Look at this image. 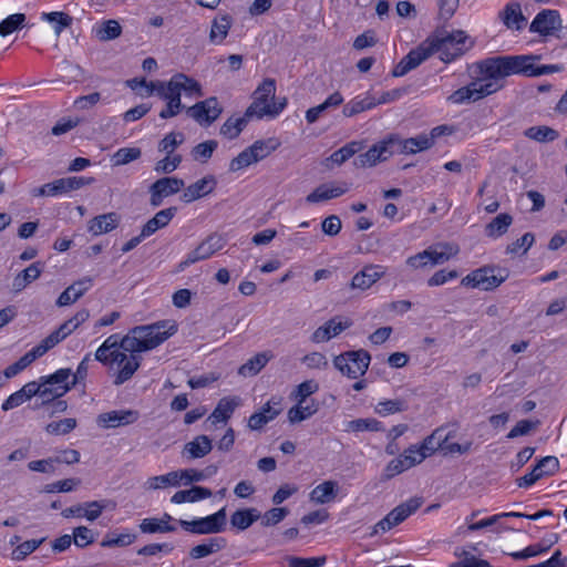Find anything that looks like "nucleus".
Wrapping results in <instances>:
<instances>
[{
	"instance_id": "dca6fc26",
	"label": "nucleus",
	"mask_w": 567,
	"mask_h": 567,
	"mask_svg": "<svg viewBox=\"0 0 567 567\" xmlns=\"http://www.w3.org/2000/svg\"><path fill=\"white\" fill-rule=\"evenodd\" d=\"M349 190V185L347 183H340L338 185L334 184H321L313 192H311L306 200L309 204H317L320 202H326L332 198L340 197Z\"/></svg>"
},
{
	"instance_id": "f257e3e1",
	"label": "nucleus",
	"mask_w": 567,
	"mask_h": 567,
	"mask_svg": "<svg viewBox=\"0 0 567 567\" xmlns=\"http://www.w3.org/2000/svg\"><path fill=\"white\" fill-rule=\"evenodd\" d=\"M177 328L169 321H158L153 324L138 326L120 338V334H112L102 343L104 350H118L126 352H143L156 348L168 337L176 332Z\"/></svg>"
},
{
	"instance_id": "ea45409f",
	"label": "nucleus",
	"mask_w": 567,
	"mask_h": 567,
	"mask_svg": "<svg viewBox=\"0 0 567 567\" xmlns=\"http://www.w3.org/2000/svg\"><path fill=\"white\" fill-rule=\"evenodd\" d=\"M165 197L178 193L184 187V181L177 177H163L152 184Z\"/></svg>"
},
{
	"instance_id": "5701e85b",
	"label": "nucleus",
	"mask_w": 567,
	"mask_h": 567,
	"mask_svg": "<svg viewBox=\"0 0 567 567\" xmlns=\"http://www.w3.org/2000/svg\"><path fill=\"white\" fill-rule=\"evenodd\" d=\"M338 483L334 481H324L317 485L310 492V501L316 504H327L332 502L337 497Z\"/></svg>"
},
{
	"instance_id": "f03ea898",
	"label": "nucleus",
	"mask_w": 567,
	"mask_h": 567,
	"mask_svg": "<svg viewBox=\"0 0 567 567\" xmlns=\"http://www.w3.org/2000/svg\"><path fill=\"white\" fill-rule=\"evenodd\" d=\"M126 85L132 90L145 87L147 95L156 93L162 99L167 100L166 107L159 113L162 118L175 116L181 111L182 92L188 95H199L198 83L183 73L175 74L167 83L161 81L147 83L145 79L135 78L127 80Z\"/></svg>"
},
{
	"instance_id": "bb28decb",
	"label": "nucleus",
	"mask_w": 567,
	"mask_h": 567,
	"mask_svg": "<svg viewBox=\"0 0 567 567\" xmlns=\"http://www.w3.org/2000/svg\"><path fill=\"white\" fill-rule=\"evenodd\" d=\"M126 360H124L123 364L120 367L118 373L114 380V384L121 385L124 382L128 381L135 371L138 369L142 357L138 354L140 352H128Z\"/></svg>"
},
{
	"instance_id": "9b49d317",
	"label": "nucleus",
	"mask_w": 567,
	"mask_h": 567,
	"mask_svg": "<svg viewBox=\"0 0 567 567\" xmlns=\"http://www.w3.org/2000/svg\"><path fill=\"white\" fill-rule=\"evenodd\" d=\"M561 28L560 14L557 10L544 9L536 14L529 25V31L543 37L553 35Z\"/></svg>"
},
{
	"instance_id": "a18cd8bd",
	"label": "nucleus",
	"mask_w": 567,
	"mask_h": 567,
	"mask_svg": "<svg viewBox=\"0 0 567 567\" xmlns=\"http://www.w3.org/2000/svg\"><path fill=\"white\" fill-rule=\"evenodd\" d=\"M431 56V50L429 49L427 40L419 45L416 49L411 50L404 58L403 61L411 66V70L417 68L422 62Z\"/></svg>"
},
{
	"instance_id": "58836bf2",
	"label": "nucleus",
	"mask_w": 567,
	"mask_h": 567,
	"mask_svg": "<svg viewBox=\"0 0 567 567\" xmlns=\"http://www.w3.org/2000/svg\"><path fill=\"white\" fill-rule=\"evenodd\" d=\"M142 155L140 147H122L111 155L113 166H123L138 159Z\"/></svg>"
},
{
	"instance_id": "20e7f679",
	"label": "nucleus",
	"mask_w": 567,
	"mask_h": 567,
	"mask_svg": "<svg viewBox=\"0 0 567 567\" xmlns=\"http://www.w3.org/2000/svg\"><path fill=\"white\" fill-rule=\"evenodd\" d=\"M276 82L274 79H266L255 90L252 103L246 110V117H256L258 120L267 116L275 118L287 105V100L275 101Z\"/></svg>"
},
{
	"instance_id": "7ed1b4c3",
	"label": "nucleus",
	"mask_w": 567,
	"mask_h": 567,
	"mask_svg": "<svg viewBox=\"0 0 567 567\" xmlns=\"http://www.w3.org/2000/svg\"><path fill=\"white\" fill-rule=\"evenodd\" d=\"M527 59L522 55H497L480 60L473 64L475 78L483 87H491V95L504 86L507 76L523 75V63Z\"/></svg>"
},
{
	"instance_id": "412c9836",
	"label": "nucleus",
	"mask_w": 567,
	"mask_h": 567,
	"mask_svg": "<svg viewBox=\"0 0 567 567\" xmlns=\"http://www.w3.org/2000/svg\"><path fill=\"white\" fill-rule=\"evenodd\" d=\"M118 224L120 216L116 213H107L92 218L87 229L93 236H99L112 231Z\"/></svg>"
},
{
	"instance_id": "a19ab883",
	"label": "nucleus",
	"mask_w": 567,
	"mask_h": 567,
	"mask_svg": "<svg viewBox=\"0 0 567 567\" xmlns=\"http://www.w3.org/2000/svg\"><path fill=\"white\" fill-rule=\"evenodd\" d=\"M41 19L54 24V32L58 37L64 29L71 27L73 22L71 16L61 11H54L49 13L44 12L42 13Z\"/></svg>"
},
{
	"instance_id": "a211bd4d",
	"label": "nucleus",
	"mask_w": 567,
	"mask_h": 567,
	"mask_svg": "<svg viewBox=\"0 0 567 567\" xmlns=\"http://www.w3.org/2000/svg\"><path fill=\"white\" fill-rule=\"evenodd\" d=\"M523 59H527L523 63L524 76L533 78L564 71L563 64L537 65L536 61L542 59V55L539 54H523Z\"/></svg>"
},
{
	"instance_id": "4d7b16f0",
	"label": "nucleus",
	"mask_w": 567,
	"mask_h": 567,
	"mask_svg": "<svg viewBox=\"0 0 567 567\" xmlns=\"http://www.w3.org/2000/svg\"><path fill=\"white\" fill-rule=\"evenodd\" d=\"M59 181H60L59 184H61L62 194H66L72 190H78V189L82 188L83 186L92 184L94 182V178L93 177L72 176V177L59 178Z\"/></svg>"
},
{
	"instance_id": "a878e982",
	"label": "nucleus",
	"mask_w": 567,
	"mask_h": 567,
	"mask_svg": "<svg viewBox=\"0 0 567 567\" xmlns=\"http://www.w3.org/2000/svg\"><path fill=\"white\" fill-rule=\"evenodd\" d=\"M271 358L272 354L268 351L259 352L239 367L238 374L245 378L254 377L262 370Z\"/></svg>"
},
{
	"instance_id": "49530a36",
	"label": "nucleus",
	"mask_w": 567,
	"mask_h": 567,
	"mask_svg": "<svg viewBox=\"0 0 567 567\" xmlns=\"http://www.w3.org/2000/svg\"><path fill=\"white\" fill-rule=\"evenodd\" d=\"M150 489L164 488L166 486H179L178 471L169 472L165 475L153 476L147 480Z\"/></svg>"
},
{
	"instance_id": "69168bd1",
	"label": "nucleus",
	"mask_w": 567,
	"mask_h": 567,
	"mask_svg": "<svg viewBox=\"0 0 567 567\" xmlns=\"http://www.w3.org/2000/svg\"><path fill=\"white\" fill-rule=\"evenodd\" d=\"M319 389V385L313 380H307L300 383L295 391V399L299 403H307L308 396L317 392Z\"/></svg>"
},
{
	"instance_id": "774afa93",
	"label": "nucleus",
	"mask_w": 567,
	"mask_h": 567,
	"mask_svg": "<svg viewBox=\"0 0 567 567\" xmlns=\"http://www.w3.org/2000/svg\"><path fill=\"white\" fill-rule=\"evenodd\" d=\"M326 563V557H289L288 567H321Z\"/></svg>"
},
{
	"instance_id": "393cba45",
	"label": "nucleus",
	"mask_w": 567,
	"mask_h": 567,
	"mask_svg": "<svg viewBox=\"0 0 567 567\" xmlns=\"http://www.w3.org/2000/svg\"><path fill=\"white\" fill-rule=\"evenodd\" d=\"M243 404L240 396H225L219 400L215 408V422L227 423L234 411Z\"/></svg>"
},
{
	"instance_id": "2f4dec72",
	"label": "nucleus",
	"mask_w": 567,
	"mask_h": 567,
	"mask_svg": "<svg viewBox=\"0 0 567 567\" xmlns=\"http://www.w3.org/2000/svg\"><path fill=\"white\" fill-rule=\"evenodd\" d=\"M317 411H318V404L313 400H311L310 402H307V403L297 402V404L295 406L289 409L288 420L290 421V423H298L303 420H307L308 417L313 415Z\"/></svg>"
},
{
	"instance_id": "13d9d810",
	"label": "nucleus",
	"mask_w": 567,
	"mask_h": 567,
	"mask_svg": "<svg viewBox=\"0 0 567 567\" xmlns=\"http://www.w3.org/2000/svg\"><path fill=\"white\" fill-rule=\"evenodd\" d=\"M255 163H258L256 155L249 147H247L246 150L240 152L235 158H233L229 165V169L231 172H237Z\"/></svg>"
},
{
	"instance_id": "4468645a",
	"label": "nucleus",
	"mask_w": 567,
	"mask_h": 567,
	"mask_svg": "<svg viewBox=\"0 0 567 567\" xmlns=\"http://www.w3.org/2000/svg\"><path fill=\"white\" fill-rule=\"evenodd\" d=\"M140 417L136 410H114L97 416V425L104 429H115L135 423Z\"/></svg>"
},
{
	"instance_id": "0eeeda50",
	"label": "nucleus",
	"mask_w": 567,
	"mask_h": 567,
	"mask_svg": "<svg viewBox=\"0 0 567 567\" xmlns=\"http://www.w3.org/2000/svg\"><path fill=\"white\" fill-rule=\"evenodd\" d=\"M393 141L390 134L384 140L375 143L365 153L355 157L354 166L360 168L372 167L380 162L386 161L395 153Z\"/></svg>"
},
{
	"instance_id": "b1692460",
	"label": "nucleus",
	"mask_w": 567,
	"mask_h": 567,
	"mask_svg": "<svg viewBox=\"0 0 567 567\" xmlns=\"http://www.w3.org/2000/svg\"><path fill=\"white\" fill-rule=\"evenodd\" d=\"M213 495V492L209 488L202 487V486H193L189 489H183L176 492L172 498L171 502L174 504H182V503H194L198 502L200 499L208 498Z\"/></svg>"
},
{
	"instance_id": "6e6d98bb",
	"label": "nucleus",
	"mask_w": 567,
	"mask_h": 567,
	"mask_svg": "<svg viewBox=\"0 0 567 567\" xmlns=\"http://www.w3.org/2000/svg\"><path fill=\"white\" fill-rule=\"evenodd\" d=\"M121 33V24L116 20H107L100 27L96 34L101 41H110L118 38Z\"/></svg>"
},
{
	"instance_id": "338daca9",
	"label": "nucleus",
	"mask_w": 567,
	"mask_h": 567,
	"mask_svg": "<svg viewBox=\"0 0 567 567\" xmlns=\"http://www.w3.org/2000/svg\"><path fill=\"white\" fill-rule=\"evenodd\" d=\"M184 142V135L182 133H169L167 134L158 145V150L161 152H165L168 155L175 151L177 146H179Z\"/></svg>"
},
{
	"instance_id": "39448f33",
	"label": "nucleus",
	"mask_w": 567,
	"mask_h": 567,
	"mask_svg": "<svg viewBox=\"0 0 567 567\" xmlns=\"http://www.w3.org/2000/svg\"><path fill=\"white\" fill-rule=\"evenodd\" d=\"M467 35L464 31H456L443 37L429 38V49L431 55L435 52L440 53V59L445 62H452L462 56L466 49L463 48Z\"/></svg>"
},
{
	"instance_id": "9d476101",
	"label": "nucleus",
	"mask_w": 567,
	"mask_h": 567,
	"mask_svg": "<svg viewBox=\"0 0 567 567\" xmlns=\"http://www.w3.org/2000/svg\"><path fill=\"white\" fill-rule=\"evenodd\" d=\"M71 375V369H59L51 375L40 378V381L43 382L44 386H47V391H49V393H47L49 402L64 395L74 386L71 385V381H69Z\"/></svg>"
},
{
	"instance_id": "f704fd0d",
	"label": "nucleus",
	"mask_w": 567,
	"mask_h": 567,
	"mask_svg": "<svg viewBox=\"0 0 567 567\" xmlns=\"http://www.w3.org/2000/svg\"><path fill=\"white\" fill-rule=\"evenodd\" d=\"M249 120H251V117H246V113L239 117H229L220 127V134L225 138H236L247 125Z\"/></svg>"
},
{
	"instance_id": "cd10ccee",
	"label": "nucleus",
	"mask_w": 567,
	"mask_h": 567,
	"mask_svg": "<svg viewBox=\"0 0 567 567\" xmlns=\"http://www.w3.org/2000/svg\"><path fill=\"white\" fill-rule=\"evenodd\" d=\"M377 106L375 97L365 95L364 97H354L348 102L342 110V113L347 117H352L359 113L371 110Z\"/></svg>"
},
{
	"instance_id": "c9c22d12",
	"label": "nucleus",
	"mask_w": 567,
	"mask_h": 567,
	"mask_svg": "<svg viewBox=\"0 0 567 567\" xmlns=\"http://www.w3.org/2000/svg\"><path fill=\"white\" fill-rule=\"evenodd\" d=\"M213 254V244L208 240L199 245L195 250L188 254L185 260L181 261L177 266V271H184L192 264L205 259Z\"/></svg>"
},
{
	"instance_id": "c03bdc74",
	"label": "nucleus",
	"mask_w": 567,
	"mask_h": 567,
	"mask_svg": "<svg viewBox=\"0 0 567 567\" xmlns=\"http://www.w3.org/2000/svg\"><path fill=\"white\" fill-rule=\"evenodd\" d=\"M423 499L421 497H413L408 499L404 503H401L396 507H394L391 512L394 514L396 519L402 523L404 522L410 515L415 513L422 505Z\"/></svg>"
},
{
	"instance_id": "ddd939ff",
	"label": "nucleus",
	"mask_w": 567,
	"mask_h": 567,
	"mask_svg": "<svg viewBox=\"0 0 567 567\" xmlns=\"http://www.w3.org/2000/svg\"><path fill=\"white\" fill-rule=\"evenodd\" d=\"M491 87H483L481 82L476 80L474 76V81L470 84L460 87L454 91L449 97L447 101L454 104H463L467 102H476L482 100L488 95H491Z\"/></svg>"
},
{
	"instance_id": "c85d7f7f",
	"label": "nucleus",
	"mask_w": 567,
	"mask_h": 567,
	"mask_svg": "<svg viewBox=\"0 0 567 567\" xmlns=\"http://www.w3.org/2000/svg\"><path fill=\"white\" fill-rule=\"evenodd\" d=\"M512 223H513V217L509 214H507V213L499 214L491 223H488L485 226V234L487 237H491V238L501 237L507 231V229L512 225Z\"/></svg>"
},
{
	"instance_id": "aec40b11",
	"label": "nucleus",
	"mask_w": 567,
	"mask_h": 567,
	"mask_svg": "<svg viewBox=\"0 0 567 567\" xmlns=\"http://www.w3.org/2000/svg\"><path fill=\"white\" fill-rule=\"evenodd\" d=\"M261 517L260 512L255 507L240 508L235 511L229 519L230 528L244 532Z\"/></svg>"
},
{
	"instance_id": "680f3d73",
	"label": "nucleus",
	"mask_w": 567,
	"mask_h": 567,
	"mask_svg": "<svg viewBox=\"0 0 567 567\" xmlns=\"http://www.w3.org/2000/svg\"><path fill=\"white\" fill-rule=\"evenodd\" d=\"M136 536L133 534H120L117 536L106 534L101 542L102 547H124L131 545L135 540Z\"/></svg>"
},
{
	"instance_id": "37998d69",
	"label": "nucleus",
	"mask_w": 567,
	"mask_h": 567,
	"mask_svg": "<svg viewBox=\"0 0 567 567\" xmlns=\"http://www.w3.org/2000/svg\"><path fill=\"white\" fill-rule=\"evenodd\" d=\"M408 409L406 401L403 399H394V400H384L379 402L374 411L377 414L381 416H386L390 414H395L403 412Z\"/></svg>"
},
{
	"instance_id": "e2e57ef3",
	"label": "nucleus",
	"mask_w": 567,
	"mask_h": 567,
	"mask_svg": "<svg viewBox=\"0 0 567 567\" xmlns=\"http://www.w3.org/2000/svg\"><path fill=\"white\" fill-rule=\"evenodd\" d=\"M288 513V509L285 507H274L261 515L259 519H261V525L265 527L275 526L279 524Z\"/></svg>"
},
{
	"instance_id": "f3484780",
	"label": "nucleus",
	"mask_w": 567,
	"mask_h": 567,
	"mask_svg": "<svg viewBox=\"0 0 567 567\" xmlns=\"http://www.w3.org/2000/svg\"><path fill=\"white\" fill-rule=\"evenodd\" d=\"M350 326V320L339 321L338 318H332L313 331L311 341L315 343L329 341L331 338L337 337Z\"/></svg>"
},
{
	"instance_id": "052dcab7",
	"label": "nucleus",
	"mask_w": 567,
	"mask_h": 567,
	"mask_svg": "<svg viewBox=\"0 0 567 567\" xmlns=\"http://www.w3.org/2000/svg\"><path fill=\"white\" fill-rule=\"evenodd\" d=\"M45 538L25 540L14 548L12 551V558L14 560H23L28 555L33 553Z\"/></svg>"
},
{
	"instance_id": "3c124183",
	"label": "nucleus",
	"mask_w": 567,
	"mask_h": 567,
	"mask_svg": "<svg viewBox=\"0 0 567 567\" xmlns=\"http://www.w3.org/2000/svg\"><path fill=\"white\" fill-rule=\"evenodd\" d=\"M140 529L145 534H154L171 533L176 528L173 525H166L165 520H159L158 518H145L140 524Z\"/></svg>"
},
{
	"instance_id": "8fccbe9b",
	"label": "nucleus",
	"mask_w": 567,
	"mask_h": 567,
	"mask_svg": "<svg viewBox=\"0 0 567 567\" xmlns=\"http://www.w3.org/2000/svg\"><path fill=\"white\" fill-rule=\"evenodd\" d=\"M20 391L22 392V394L27 401L30 400L31 398L38 395L42 399L43 404L49 403V399H48V394H47V393H49V391H47V386H44L43 382L40 380H39V382H37V381L28 382L20 389Z\"/></svg>"
},
{
	"instance_id": "423d86ee",
	"label": "nucleus",
	"mask_w": 567,
	"mask_h": 567,
	"mask_svg": "<svg viewBox=\"0 0 567 567\" xmlns=\"http://www.w3.org/2000/svg\"><path fill=\"white\" fill-rule=\"evenodd\" d=\"M371 361V355L365 350L348 351L337 355L333 360L336 369L351 379H358L365 374Z\"/></svg>"
},
{
	"instance_id": "1a4fd4ad",
	"label": "nucleus",
	"mask_w": 567,
	"mask_h": 567,
	"mask_svg": "<svg viewBox=\"0 0 567 567\" xmlns=\"http://www.w3.org/2000/svg\"><path fill=\"white\" fill-rule=\"evenodd\" d=\"M559 470V461L556 456L540 458L532 471L516 480L518 487H529L545 476L554 475Z\"/></svg>"
},
{
	"instance_id": "bf43d9fd",
	"label": "nucleus",
	"mask_w": 567,
	"mask_h": 567,
	"mask_svg": "<svg viewBox=\"0 0 567 567\" xmlns=\"http://www.w3.org/2000/svg\"><path fill=\"white\" fill-rule=\"evenodd\" d=\"M206 102H199L187 109V115L194 118L202 125L208 126L212 123V117L209 116V111L206 109Z\"/></svg>"
},
{
	"instance_id": "79ce46f5",
	"label": "nucleus",
	"mask_w": 567,
	"mask_h": 567,
	"mask_svg": "<svg viewBox=\"0 0 567 567\" xmlns=\"http://www.w3.org/2000/svg\"><path fill=\"white\" fill-rule=\"evenodd\" d=\"M363 148L362 142L352 141L341 148L333 152L330 156V159L338 165L343 164L346 161L351 158L354 154L360 152Z\"/></svg>"
},
{
	"instance_id": "de8ad7c7",
	"label": "nucleus",
	"mask_w": 567,
	"mask_h": 567,
	"mask_svg": "<svg viewBox=\"0 0 567 567\" xmlns=\"http://www.w3.org/2000/svg\"><path fill=\"white\" fill-rule=\"evenodd\" d=\"M382 423L377 419H357L348 422L347 431L351 432H379L382 431Z\"/></svg>"
},
{
	"instance_id": "5fc2aeb1",
	"label": "nucleus",
	"mask_w": 567,
	"mask_h": 567,
	"mask_svg": "<svg viewBox=\"0 0 567 567\" xmlns=\"http://www.w3.org/2000/svg\"><path fill=\"white\" fill-rule=\"evenodd\" d=\"M109 505H111V502L107 499L86 502L83 504V516L87 520L93 522L101 516Z\"/></svg>"
},
{
	"instance_id": "2eb2a0df",
	"label": "nucleus",
	"mask_w": 567,
	"mask_h": 567,
	"mask_svg": "<svg viewBox=\"0 0 567 567\" xmlns=\"http://www.w3.org/2000/svg\"><path fill=\"white\" fill-rule=\"evenodd\" d=\"M385 275V268L381 265H367L357 272L351 280V288L367 290Z\"/></svg>"
},
{
	"instance_id": "4be33fe9",
	"label": "nucleus",
	"mask_w": 567,
	"mask_h": 567,
	"mask_svg": "<svg viewBox=\"0 0 567 567\" xmlns=\"http://www.w3.org/2000/svg\"><path fill=\"white\" fill-rule=\"evenodd\" d=\"M176 210V207H169L156 213L155 216L143 226L142 237H150L158 229L167 226L175 216Z\"/></svg>"
},
{
	"instance_id": "f8f14e48",
	"label": "nucleus",
	"mask_w": 567,
	"mask_h": 567,
	"mask_svg": "<svg viewBox=\"0 0 567 567\" xmlns=\"http://www.w3.org/2000/svg\"><path fill=\"white\" fill-rule=\"evenodd\" d=\"M391 136L393 140H395L393 141V145L395 153L399 154L412 155L419 152L427 151L433 146L431 137H429L425 133L405 140L401 138L396 134H391Z\"/></svg>"
},
{
	"instance_id": "e433bc0d",
	"label": "nucleus",
	"mask_w": 567,
	"mask_h": 567,
	"mask_svg": "<svg viewBox=\"0 0 567 567\" xmlns=\"http://www.w3.org/2000/svg\"><path fill=\"white\" fill-rule=\"evenodd\" d=\"M183 529L195 534H209L213 533V515H208L200 519L195 520H178Z\"/></svg>"
},
{
	"instance_id": "4c0bfd02",
	"label": "nucleus",
	"mask_w": 567,
	"mask_h": 567,
	"mask_svg": "<svg viewBox=\"0 0 567 567\" xmlns=\"http://www.w3.org/2000/svg\"><path fill=\"white\" fill-rule=\"evenodd\" d=\"M454 555L458 557L460 560L451 564L450 567H492L487 560L476 558L464 548H456Z\"/></svg>"
},
{
	"instance_id": "6e6552de",
	"label": "nucleus",
	"mask_w": 567,
	"mask_h": 567,
	"mask_svg": "<svg viewBox=\"0 0 567 567\" xmlns=\"http://www.w3.org/2000/svg\"><path fill=\"white\" fill-rule=\"evenodd\" d=\"M505 280L504 276H496L494 267H482L465 276L461 284L465 287L480 288L488 291L497 288Z\"/></svg>"
},
{
	"instance_id": "864d4df0",
	"label": "nucleus",
	"mask_w": 567,
	"mask_h": 567,
	"mask_svg": "<svg viewBox=\"0 0 567 567\" xmlns=\"http://www.w3.org/2000/svg\"><path fill=\"white\" fill-rule=\"evenodd\" d=\"M25 22L23 13H14L0 22V35L7 37L18 29H21Z\"/></svg>"
},
{
	"instance_id": "0e129e2a",
	"label": "nucleus",
	"mask_w": 567,
	"mask_h": 567,
	"mask_svg": "<svg viewBox=\"0 0 567 567\" xmlns=\"http://www.w3.org/2000/svg\"><path fill=\"white\" fill-rule=\"evenodd\" d=\"M73 543L79 548H84L94 542V533L86 526H79L73 529Z\"/></svg>"
},
{
	"instance_id": "c756f323",
	"label": "nucleus",
	"mask_w": 567,
	"mask_h": 567,
	"mask_svg": "<svg viewBox=\"0 0 567 567\" xmlns=\"http://www.w3.org/2000/svg\"><path fill=\"white\" fill-rule=\"evenodd\" d=\"M213 179L209 176H206L196 183L189 185L183 193L182 199L185 203H190L199 197L209 194L212 192V187H209V184Z\"/></svg>"
},
{
	"instance_id": "09e8293b",
	"label": "nucleus",
	"mask_w": 567,
	"mask_h": 567,
	"mask_svg": "<svg viewBox=\"0 0 567 567\" xmlns=\"http://www.w3.org/2000/svg\"><path fill=\"white\" fill-rule=\"evenodd\" d=\"M76 419L68 417L47 424L45 431L51 435H66L76 427Z\"/></svg>"
},
{
	"instance_id": "72a5a7b5",
	"label": "nucleus",
	"mask_w": 567,
	"mask_h": 567,
	"mask_svg": "<svg viewBox=\"0 0 567 567\" xmlns=\"http://www.w3.org/2000/svg\"><path fill=\"white\" fill-rule=\"evenodd\" d=\"M524 135L527 138L534 140L539 143L553 142L558 138L559 133L546 125L530 126L525 130Z\"/></svg>"
},
{
	"instance_id": "6ab92c4d",
	"label": "nucleus",
	"mask_w": 567,
	"mask_h": 567,
	"mask_svg": "<svg viewBox=\"0 0 567 567\" xmlns=\"http://www.w3.org/2000/svg\"><path fill=\"white\" fill-rule=\"evenodd\" d=\"M499 19L506 28L516 31H520L527 22L522 12L520 3L516 1L508 2L505 6L503 11L499 12Z\"/></svg>"
},
{
	"instance_id": "603ef678",
	"label": "nucleus",
	"mask_w": 567,
	"mask_h": 567,
	"mask_svg": "<svg viewBox=\"0 0 567 567\" xmlns=\"http://www.w3.org/2000/svg\"><path fill=\"white\" fill-rule=\"evenodd\" d=\"M280 143L277 140L269 138L268 141H256L249 148L259 162L276 151Z\"/></svg>"
},
{
	"instance_id": "7c9ffc66",
	"label": "nucleus",
	"mask_w": 567,
	"mask_h": 567,
	"mask_svg": "<svg viewBox=\"0 0 567 567\" xmlns=\"http://www.w3.org/2000/svg\"><path fill=\"white\" fill-rule=\"evenodd\" d=\"M449 436L442 435V430H435L431 435L426 436L423 442L417 445L419 449L424 453L425 457L431 456L437 450L443 451L444 443L447 441Z\"/></svg>"
},
{
	"instance_id": "473e14b6",
	"label": "nucleus",
	"mask_w": 567,
	"mask_h": 567,
	"mask_svg": "<svg viewBox=\"0 0 567 567\" xmlns=\"http://www.w3.org/2000/svg\"><path fill=\"white\" fill-rule=\"evenodd\" d=\"M213 449L212 441L206 435H199L192 442L187 443L184 451L189 454L190 458L203 457Z\"/></svg>"
}]
</instances>
